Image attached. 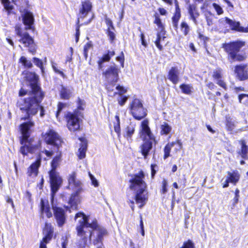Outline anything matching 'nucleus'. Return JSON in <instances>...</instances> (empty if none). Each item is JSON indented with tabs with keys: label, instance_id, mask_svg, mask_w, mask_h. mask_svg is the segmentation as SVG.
Segmentation results:
<instances>
[{
	"label": "nucleus",
	"instance_id": "8fccbe9b",
	"mask_svg": "<svg viewBox=\"0 0 248 248\" xmlns=\"http://www.w3.org/2000/svg\"><path fill=\"white\" fill-rule=\"evenodd\" d=\"M89 177L92 181V184L95 187H97L99 186V183L98 181L96 179V178L94 177V176L91 174L90 172H88Z\"/></svg>",
	"mask_w": 248,
	"mask_h": 248
},
{
	"label": "nucleus",
	"instance_id": "dca6fc26",
	"mask_svg": "<svg viewBox=\"0 0 248 248\" xmlns=\"http://www.w3.org/2000/svg\"><path fill=\"white\" fill-rule=\"evenodd\" d=\"M92 8V4L90 0H85L81 2V6L79 9L78 22H79V18H84L90 13Z\"/></svg>",
	"mask_w": 248,
	"mask_h": 248
},
{
	"label": "nucleus",
	"instance_id": "774afa93",
	"mask_svg": "<svg viewBox=\"0 0 248 248\" xmlns=\"http://www.w3.org/2000/svg\"><path fill=\"white\" fill-rule=\"evenodd\" d=\"M140 39L141 41V44L145 47L147 46V43L144 39V35L143 33H141L140 35Z\"/></svg>",
	"mask_w": 248,
	"mask_h": 248
},
{
	"label": "nucleus",
	"instance_id": "e433bc0d",
	"mask_svg": "<svg viewBox=\"0 0 248 248\" xmlns=\"http://www.w3.org/2000/svg\"><path fill=\"white\" fill-rule=\"evenodd\" d=\"M116 89L118 92H114L113 93L114 95L116 94H118L119 96L124 95V94L127 92L126 89H125L123 86H120V85H118L116 87Z\"/></svg>",
	"mask_w": 248,
	"mask_h": 248
},
{
	"label": "nucleus",
	"instance_id": "423d86ee",
	"mask_svg": "<svg viewBox=\"0 0 248 248\" xmlns=\"http://www.w3.org/2000/svg\"><path fill=\"white\" fill-rule=\"evenodd\" d=\"M85 107V102L83 100L78 98V108L73 112H68L66 114L67 126L71 131H76L79 129V121L83 117L82 111Z\"/></svg>",
	"mask_w": 248,
	"mask_h": 248
},
{
	"label": "nucleus",
	"instance_id": "9d476101",
	"mask_svg": "<svg viewBox=\"0 0 248 248\" xmlns=\"http://www.w3.org/2000/svg\"><path fill=\"white\" fill-rule=\"evenodd\" d=\"M129 109L131 114L136 120H140L147 115L146 109L139 99L135 98L129 104Z\"/></svg>",
	"mask_w": 248,
	"mask_h": 248
},
{
	"label": "nucleus",
	"instance_id": "c9c22d12",
	"mask_svg": "<svg viewBox=\"0 0 248 248\" xmlns=\"http://www.w3.org/2000/svg\"><path fill=\"white\" fill-rule=\"evenodd\" d=\"M235 127V122L232 121L230 117L226 118V127L230 131H232Z\"/></svg>",
	"mask_w": 248,
	"mask_h": 248
},
{
	"label": "nucleus",
	"instance_id": "f8f14e48",
	"mask_svg": "<svg viewBox=\"0 0 248 248\" xmlns=\"http://www.w3.org/2000/svg\"><path fill=\"white\" fill-rule=\"evenodd\" d=\"M139 134L140 138L143 140H153L155 143H156L155 138L149 126V121L148 120H144L141 123Z\"/></svg>",
	"mask_w": 248,
	"mask_h": 248
},
{
	"label": "nucleus",
	"instance_id": "9b49d317",
	"mask_svg": "<svg viewBox=\"0 0 248 248\" xmlns=\"http://www.w3.org/2000/svg\"><path fill=\"white\" fill-rule=\"evenodd\" d=\"M57 191L51 190V203L54 212V216L59 227H62L66 221L64 210L60 207H58L54 203V197Z\"/></svg>",
	"mask_w": 248,
	"mask_h": 248
},
{
	"label": "nucleus",
	"instance_id": "69168bd1",
	"mask_svg": "<svg viewBox=\"0 0 248 248\" xmlns=\"http://www.w3.org/2000/svg\"><path fill=\"white\" fill-rule=\"evenodd\" d=\"M238 201H239V199H237V198H233V199H232V209H233L234 208L236 205L237 204V203L238 202Z\"/></svg>",
	"mask_w": 248,
	"mask_h": 248
},
{
	"label": "nucleus",
	"instance_id": "052dcab7",
	"mask_svg": "<svg viewBox=\"0 0 248 248\" xmlns=\"http://www.w3.org/2000/svg\"><path fill=\"white\" fill-rule=\"evenodd\" d=\"M174 142H176V144H177V147L175 148V152H177V151H180L183 147L182 142L180 140H177V141Z\"/></svg>",
	"mask_w": 248,
	"mask_h": 248
},
{
	"label": "nucleus",
	"instance_id": "79ce46f5",
	"mask_svg": "<svg viewBox=\"0 0 248 248\" xmlns=\"http://www.w3.org/2000/svg\"><path fill=\"white\" fill-rule=\"evenodd\" d=\"M69 238V236L65 234L64 235L62 236L61 239V243L62 248H66L68 243V240Z\"/></svg>",
	"mask_w": 248,
	"mask_h": 248
},
{
	"label": "nucleus",
	"instance_id": "cd10ccee",
	"mask_svg": "<svg viewBox=\"0 0 248 248\" xmlns=\"http://www.w3.org/2000/svg\"><path fill=\"white\" fill-rule=\"evenodd\" d=\"M240 178V174L237 170H232V171L227 172V178L231 183L235 185L239 181Z\"/></svg>",
	"mask_w": 248,
	"mask_h": 248
},
{
	"label": "nucleus",
	"instance_id": "0e129e2a",
	"mask_svg": "<svg viewBox=\"0 0 248 248\" xmlns=\"http://www.w3.org/2000/svg\"><path fill=\"white\" fill-rule=\"evenodd\" d=\"M156 167V165L155 164H152L151 166V174H152V177L153 178L155 176V175L156 173V170H155V168Z\"/></svg>",
	"mask_w": 248,
	"mask_h": 248
},
{
	"label": "nucleus",
	"instance_id": "bb28decb",
	"mask_svg": "<svg viewBox=\"0 0 248 248\" xmlns=\"http://www.w3.org/2000/svg\"><path fill=\"white\" fill-rule=\"evenodd\" d=\"M115 51L114 50H108L107 53L105 54L101 58H99L97 62L98 65V68L101 69L103 67V63L105 62H109L110 58L115 55Z\"/></svg>",
	"mask_w": 248,
	"mask_h": 248
},
{
	"label": "nucleus",
	"instance_id": "b1692460",
	"mask_svg": "<svg viewBox=\"0 0 248 248\" xmlns=\"http://www.w3.org/2000/svg\"><path fill=\"white\" fill-rule=\"evenodd\" d=\"M187 9L188 14L190 16V19H191L196 25H197L198 23L197 18L199 16L200 13L196 5L189 4Z\"/></svg>",
	"mask_w": 248,
	"mask_h": 248
},
{
	"label": "nucleus",
	"instance_id": "39448f33",
	"mask_svg": "<svg viewBox=\"0 0 248 248\" xmlns=\"http://www.w3.org/2000/svg\"><path fill=\"white\" fill-rule=\"evenodd\" d=\"M33 125V123L31 122L24 123L20 125L22 139L20 141L22 146L20 149V152L24 155H27L28 153H34L40 146L39 142L34 144L28 140L30 136V129Z\"/></svg>",
	"mask_w": 248,
	"mask_h": 248
},
{
	"label": "nucleus",
	"instance_id": "6ab92c4d",
	"mask_svg": "<svg viewBox=\"0 0 248 248\" xmlns=\"http://www.w3.org/2000/svg\"><path fill=\"white\" fill-rule=\"evenodd\" d=\"M234 72L240 80L248 79V67L247 64H242L235 66Z\"/></svg>",
	"mask_w": 248,
	"mask_h": 248
},
{
	"label": "nucleus",
	"instance_id": "ddd939ff",
	"mask_svg": "<svg viewBox=\"0 0 248 248\" xmlns=\"http://www.w3.org/2000/svg\"><path fill=\"white\" fill-rule=\"evenodd\" d=\"M44 138L47 144L56 146L58 149L62 143V140L59 135L52 129H50L45 133Z\"/></svg>",
	"mask_w": 248,
	"mask_h": 248
},
{
	"label": "nucleus",
	"instance_id": "49530a36",
	"mask_svg": "<svg viewBox=\"0 0 248 248\" xmlns=\"http://www.w3.org/2000/svg\"><path fill=\"white\" fill-rule=\"evenodd\" d=\"M67 104L66 103H63L62 102L59 103L58 105V110L57 111V112L56 113V117L57 118V119H59V116L60 115V114L61 113L62 110L66 107Z\"/></svg>",
	"mask_w": 248,
	"mask_h": 248
},
{
	"label": "nucleus",
	"instance_id": "4d7b16f0",
	"mask_svg": "<svg viewBox=\"0 0 248 248\" xmlns=\"http://www.w3.org/2000/svg\"><path fill=\"white\" fill-rule=\"evenodd\" d=\"M216 83L219 86L223 88L224 90H226L227 89V87L226 83L224 81V80H222L221 78L217 80Z\"/></svg>",
	"mask_w": 248,
	"mask_h": 248
},
{
	"label": "nucleus",
	"instance_id": "5701e85b",
	"mask_svg": "<svg viewBox=\"0 0 248 248\" xmlns=\"http://www.w3.org/2000/svg\"><path fill=\"white\" fill-rule=\"evenodd\" d=\"M153 141H154L153 140H144V143L140 146L141 152L144 158H147L150 151L152 149Z\"/></svg>",
	"mask_w": 248,
	"mask_h": 248
},
{
	"label": "nucleus",
	"instance_id": "e2e57ef3",
	"mask_svg": "<svg viewBox=\"0 0 248 248\" xmlns=\"http://www.w3.org/2000/svg\"><path fill=\"white\" fill-rule=\"evenodd\" d=\"M114 130L117 133L118 136L120 137L121 135V128L120 125L119 124H117L114 126Z\"/></svg>",
	"mask_w": 248,
	"mask_h": 248
},
{
	"label": "nucleus",
	"instance_id": "ea45409f",
	"mask_svg": "<svg viewBox=\"0 0 248 248\" xmlns=\"http://www.w3.org/2000/svg\"><path fill=\"white\" fill-rule=\"evenodd\" d=\"M93 47V45L91 42L87 43L84 46L83 54L85 58L86 59L88 57L89 50Z\"/></svg>",
	"mask_w": 248,
	"mask_h": 248
},
{
	"label": "nucleus",
	"instance_id": "6e6d98bb",
	"mask_svg": "<svg viewBox=\"0 0 248 248\" xmlns=\"http://www.w3.org/2000/svg\"><path fill=\"white\" fill-rule=\"evenodd\" d=\"M108 35L109 38L110 42H112L115 38V35L114 33L110 30L109 28H108Z\"/></svg>",
	"mask_w": 248,
	"mask_h": 248
},
{
	"label": "nucleus",
	"instance_id": "4be33fe9",
	"mask_svg": "<svg viewBox=\"0 0 248 248\" xmlns=\"http://www.w3.org/2000/svg\"><path fill=\"white\" fill-rule=\"evenodd\" d=\"M226 23L230 25L232 30H235L240 32H248V28H244L240 26L238 22H236L227 17L225 18Z\"/></svg>",
	"mask_w": 248,
	"mask_h": 248
},
{
	"label": "nucleus",
	"instance_id": "603ef678",
	"mask_svg": "<svg viewBox=\"0 0 248 248\" xmlns=\"http://www.w3.org/2000/svg\"><path fill=\"white\" fill-rule=\"evenodd\" d=\"M116 60L121 63L122 67L124 66V54L123 52H121V55L116 57Z\"/></svg>",
	"mask_w": 248,
	"mask_h": 248
},
{
	"label": "nucleus",
	"instance_id": "2eb2a0df",
	"mask_svg": "<svg viewBox=\"0 0 248 248\" xmlns=\"http://www.w3.org/2000/svg\"><path fill=\"white\" fill-rule=\"evenodd\" d=\"M68 187L70 189L78 191V192H81L82 191V183L76 178V173L73 172L68 176Z\"/></svg>",
	"mask_w": 248,
	"mask_h": 248
},
{
	"label": "nucleus",
	"instance_id": "f03ea898",
	"mask_svg": "<svg viewBox=\"0 0 248 248\" xmlns=\"http://www.w3.org/2000/svg\"><path fill=\"white\" fill-rule=\"evenodd\" d=\"M27 78L30 82L31 91L30 93L31 96L25 98L23 103L20 105L22 112L25 113V116L22 118L24 120L36 114L39 108V103L44 96L41 88L37 84L38 76L34 73H30Z\"/></svg>",
	"mask_w": 248,
	"mask_h": 248
},
{
	"label": "nucleus",
	"instance_id": "20e7f679",
	"mask_svg": "<svg viewBox=\"0 0 248 248\" xmlns=\"http://www.w3.org/2000/svg\"><path fill=\"white\" fill-rule=\"evenodd\" d=\"M143 171L131 176L129 180V187L134 191L136 203L141 208L146 203L148 199V192L146 183L144 181Z\"/></svg>",
	"mask_w": 248,
	"mask_h": 248
},
{
	"label": "nucleus",
	"instance_id": "13d9d810",
	"mask_svg": "<svg viewBox=\"0 0 248 248\" xmlns=\"http://www.w3.org/2000/svg\"><path fill=\"white\" fill-rule=\"evenodd\" d=\"M81 18H79V21H80V19ZM79 22H77V27L76 28V42H78V39H79V35H80V31H79V27H80V25H79Z\"/></svg>",
	"mask_w": 248,
	"mask_h": 248
},
{
	"label": "nucleus",
	"instance_id": "de8ad7c7",
	"mask_svg": "<svg viewBox=\"0 0 248 248\" xmlns=\"http://www.w3.org/2000/svg\"><path fill=\"white\" fill-rule=\"evenodd\" d=\"M33 62L37 67H39L41 69L42 72L43 73L44 67L43 66L42 61L39 59L34 57L33 58Z\"/></svg>",
	"mask_w": 248,
	"mask_h": 248
},
{
	"label": "nucleus",
	"instance_id": "2f4dec72",
	"mask_svg": "<svg viewBox=\"0 0 248 248\" xmlns=\"http://www.w3.org/2000/svg\"><path fill=\"white\" fill-rule=\"evenodd\" d=\"M183 93L186 94H190L193 90V87L190 84H182L180 86Z\"/></svg>",
	"mask_w": 248,
	"mask_h": 248
},
{
	"label": "nucleus",
	"instance_id": "37998d69",
	"mask_svg": "<svg viewBox=\"0 0 248 248\" xmlns=\"http://www.w3.org/2000/svg\"><path fill=\"white\" fill-rule=\"evenodd\" d=\"M165 38V37H162L161 36V33H158L157 35V39L155 42V44L159 50L162 49V46L160 45V42L162 40H163Z\"/></svg>",
	"mask_w": 248,
	"mask_h": 248
},
{
	"label": "nucleus",
	"instance_id": "c85d7f7f",
	"mask_svg": "<svg viewBox=\"0 0 248 248\" xmlns=\"http://www.w3.org/2000/svg\"><path fill=\"white\" fill-rule=\"evenodd\" d=\"M41 210L42 213H45L48 218L52 217V214L50 210V206L48 201L41 199Z\"/></svg>",
	"mask_w": 248,
	"mask_h": 248
},
{
	"label": "nucleus",
	"instance_id": "f3484780",
	"mask_svg": "<svg viewBox=\"0 0 248 248\" xmlns=\"http://www.w3.org/2000/svg\"><path fill=\"white\" fill-rule=\"evenodd\" d=\"M53 228L50 223H46L44 233L45 237L41 242L40 248H46V244L51 239L53 236Z\"/></svg>",
	"mask_w": 248,
	"mask_h": 248
},
{
	"label": "nucleus",
	"instance_id": "58836bf2",
	"mask_svg": "<svg viewBox=\"0 0 248 248\" xmlns=\"http://www.w3.org/2000/svg\"><path fill=\"white\" fill-rule=\"evenodd\" d=\"M181 17V14H174L172 18V25L173 27L176 30L178 28V22Z\"/></svg>",
	"mask_w": 248,
	"mask_h": 248
},
{
	"label": "nucleus",
	"instance_id": "3c124183",
	"mask_svg": "<svg viewBox=\"0 0 248 248\" xmlns=\"http://www.w3.org/2000/svg\"><path fill=\"white\" fill-rule=\"evenodd\" d=\"M162 189L161 190V192L163 194H165L168 191V189H167L168 182H167V180L165 179H163L162 182Z\"/></svg>",
	"mask_w": 248,
	"mask_h": 248
},
{
	"label": "nucleus",
	"instance_id": "7c9ffc66",
	"mask_svg": "<svg viewBox=\"0 0 248 248\" xmlns=\"http://www.w3.org/2000/svg\"><path fill=\"white\" fill-rule=\"evenodd\" d=\"M72 92L73 89L72 88L62 86L60 91L61 97L63 99H69L71 96Z\"/></svg>",
	"mask_w": 248,
	"mask_h": 248
},
{
	"label": "nucleus",
	"instance_id": "4c0bfd02",
	"mask_svg": "<svg viewBox=\"0 0 248 248\" xmlns=\"http://www.w3.org/2000/svg\"><path fill=\"white\" fill-rule=\"evenodd\" d=\"M20 62L26 68H31L32 66L31 62L28 60L24 56H22L20 58Z\"/></svg>",
	"mask_w": 248,
	"mask_h": 248
},
{
	"label": "nucleus",
	"instance_id": "a211bd4d",
	"mask_svg": "<svg viewBox=\"0 0 248 248\" xmlns=\"http://www.w3.org/2000/svg\"><path fill=\"white\" fill-rule=\"evenodd\" d=\"M136 127V122H130L124 128L123 136L129 142H131L133 140L132 136L135 133Z\"/></svg>",
	"mask_w": 248,
	"mask_h": 248
},
{
	"label": "nucleus",
	"instance_id": "412c9836",
	"mask_svg": "<svg viewBox=\"0 0 248 248\" xmlns=\"http://www.w3.org/2000/svg\"><path fill=\"white\" fill-rule=\"evenodd\" d=\"M179 70L177 67H172L169 72L168 78L176 85L179 81Z\"/></svg>",
	"mask_w": 248,
	"mask_h": 248
},
{
	"label": "nucleus",
	"instance_id": "a878e982",
	"mask_svg": "<svg viewBox=\"0 0 248 248\" xmlns=\"http://www.w3.org/2000/svg\"><path fill=\"white\" fill-rule=\"evenodd\" d=\"M41 164V158L40 156L37 159V160L33 163L28 170V175L30 176L35 177L38 174V168Z\"/></svg>",
	"mask_w": 248,
	"mask_h": 248
},
{
	"label": "nucleus",
	"instance_id": "5fc2aeb1",
	"mask_svg": "<svg viewBox=\"0 0 248 248\" xmlns=\"http://www.w3.org/2000/svg\"><path fill=\"white\" fill-rule=\"evenodd\" d=\"M213 78L217 80L222 78L221 72L219 70H216L214 72L213 75Z\"/></svg>",
	"mask_w": 248,
	"mask_h": 248
},
{
	"label": "nucleus",
	"instance_id": "f257e3e1",
	"mask_svg": "<svg viewBox=\"0 0 248 248\" xmlns=\"http://www.w3.org/2000/svg\"><path fill=\"white\" fill-rule=\"evenodd\" d=\"M75 219L78 220L76 226L77 240L80 248H83L88 242H92L97 248H102L103 237L107 235V230L98 224L95 218L86 216L83 213L76 214Z\"/></svg>",
	"mask_w": 248,
	"mask_h": 248
},
{
	"label": "nucleus",
	"instance_id": "393cba45",
	"mask_svg": "<svg viewBox=\"0 0 248 248\" xmlns=\"http://www.w3.org/2000/svg\"><path fill=\"white\" fill-rule=\"evenodd\" d=\"M80 193L78 192V191H75L70 198L68 203L73 209H77L78 204L80 202V197L79 196Z\"/></svg>",
	"mask_w": 248,
	"mask_h": 248
},
{
	"label": "nucleus",
	"instance_id": "72a5a7b5",
	"mask_svg": "<svg viewBox=\"0 0 248 248\" xmlns=\"http://www.w3.org/2000/svg\"><path fill=\"white\" fill-rule=\"evenodd\" d=\"M161 135H167L169 134L171 131V127L166 122L161 125Z\"/></svg>",
	"mask_w": 248,
	"mask_h": 248
},
{
	"label": "nucleus",
	"instance_id": "4468645a",
	"mask_svg": "<svg viewBox=\"0 0 248 248\" xmlns=\"http://www.w3.org/2000/svg\"><path fill=\"white\" fill-rule=\"evenodd\" d=\"M68 187L70 189L78 191V192H81L82 191V183L76 178V173L73 172L68 176Z\"/></svg>",
	"mask_w": 248,
	"mask_h": 248
},
{
	"label": "nucleus",
	"instance_id": "473e14b6",
	"mask_svg": "<svg viewBox=\"0 0 248 248\" xmlns=\"http://www.w3.org/2000/svg\"><path fill=\"white\" fill-rule=\"evenodd\" d=\"M176 144V142H172L170 143H168L165 147L164 149V159L167 158L169 156H170V152L171 149L172 147Z\"/></svg>",
	"mask_w": 248,
	"mask_h": 248
},
{
	"label": "nucleus",
	"instance_id": "680f3d73",
	"mask_svg": "<svg viewBox=\"0 0 248 248\" xmlns=\"http://www.w3.org/2000/svg\"><path fill=\"white\" fill-rule=\"evenodd\" d=\"M154 23L156 24L158 27L161 28L162 26V24L161 21V19L158 16H155V20L154 21Z\"/></svg>",
	"mask_w": 248,
	"mask_h": 248
},
{
	"label": "nucleus",
	"instance_id": "6e6552de",
	"mask_svg": "<svg viewBox=\"0 0 248 248\" xmlns=\"http://www.w3.org/2000/svg\"><path fill=\"white\" fill-rule=\"evenodd\" d=\"M120 70L115 64L110 65L103 73L102 76L107 82L106 89L109 93L113 91V87L119 79Z\"/></svg>",
	"mask_w": 248,
	"mask_h": 248
},
{
	"label": "nucleus",
	"instance_id": "7ed1b4c3",
	"mask_svg": "<svg viewBox=\"0 0 248 248\" xmlns=\"http://www.w3.org/2000/svg\"><path fill=\"white\" fill-rule=\"evenodd\" d=\"M23 22L26 26L24 29L18 26L15 27L16 34L20 38L19 41L22 43L25 47L29 48V51L32 54L36 52V46L33 38L26 31L28 30H33V24L34 23V17L32 14L29 12H26L22 15Z\"/></svg>",
	"mask_w": 248,
	"mask_h": 248
},
{
	"label": "nucleus",
	"instance_id": "a18cd8bd",
	"mask_svg": "<svg viewBox=\"0 0 248 248\" xmlns=\"http://www.w3.org/2000/svg\"><path fill=\"white\" fill-rule=\"evenodd\" d=\"M128 96L125 95L119 96L117 98L118 104L121 106H123L127 101Z\"/></svg>",
	"mask_w": 248,
	"mask_h": 248
},
{
	"label": "nucleus",
	"instance_id": "0eeeda50",
	"mask_svg": "<svg viewBox=\"0 0 248 248\" xmlns=\"http://www.w3.org/2000/svg\"><path fill=\"white\" fill-rule=\"evenodd\" d=\"M62 161L61 154L57 155L51 162L52 170L49 172L51 190L58 191L62 184V179L56 170Z\"/></svg>",
	"mask_w": 248,
	"mask_h": 248
},
{
	"label": "nucleus",
	"instance_id": "1a4fd4ad",
	"mask_svg": "<svg viewBox=\"0 0 248 248\" xmlns=\"http://www.w3.org/2000/svg\"><path fill=\"white\" fill-rule=\"evenodd\" d=\"M244 46V42L237 41L229 44H225L223 48L228 54V60L231 62L234 61H242L245 57L239 53L241 48Z\"/></svg>",
	"mask_w": 248,
	"mask_h": 248
},
{
	"label": "nucleus",
	"instance_id": "c756f323",
	"mask_svg": "<svg viewBox=\"0 0 248 248\" xmlns=\"http://www.w3.org/2000/svg\"><path fill=\"white\" fill-rule=\"evenodd\" d=\"M81 142L80 147L78 150V155L79 159L84 158L86 156V152L87 150V142L86 140L83 138L79 139Z\"/></svg>",
	"mask_w": 248,
	"mask_h": 248
},
{
	"label": "nucleus",
	"instance_id": "338daca9",
	"mask_svg": "<svg viewBox=\"0 0 248 248\" xmlns=\"http://www.w3.org/2000/svg\"><path fill=\"white\" fill-rule=\"evenodd\" d=\"M52 67H53V69L54 71L56 73H57L61 75L62 77H63V78L64 77L65 75H64V73H63V72L59 70L57 68H56L54 66H53Z\"/></svg>",
	"mask_w": 248,
	"mask_h": 248
},
{
	"label": "nucleus",
	"instance_id": "bf43d9fd",
	"mask_svg": "<svg viewBox=\"0 0 248 248\" xmlns=\"http://www.w3.org/2000/svg\"><path fill=\"white\" fill-rule=\"evenodd\" d=\"M105 22L108 26V28H109V29L111 28L112 29L114 30V28L113 26V23L110 19L106 16L105 17Z\"/></svg>",
	"mask_w": 248,
	"mask_h": 248
},
{
	"label": "nucleus",
	"instance_id": "c03bdc74",
	"mask_svg": "<svg viewBox=\"0 0 248 248\" xmlns=\"http://www.w3.org/2000/svg\"><path fill=\"white\" fill-rule=\"evenodd\" d=\"M239 102L248 105V94H241L238 96Z\"/></svg>",
	"mask_w": 248,
	"mask_h": 248
},
{
	"label": "nucleus",
	"instance_id": "09e8293b",
	"mask_svg": "<svg viewBox=\"0 0 248 248\" xmlns=\"http://www.w3.org/2000/svg\"><path fill=\"white\" fill-rule=\"evenodd\" d=\"M180 248H195L194 243L190 240L185 242L183 246Z\"/></svg>",
	"mask_w": 248,
	"mask_h": 248
},
{
	"label": "nucleus",
	"instance_id": "864d4df0",
	"mask_svg": "<svg viewBox=\"0 0 248 248\" xmlns=\"http://www.w3.org/2000/svg\"><path fill=\"white\" fill-rule=\"evenodd\" d=\"M213 6L216 10V12H217L218 15H221L223 13V11L222 9V8L218 4L214 3L213 4Z\"/></svg>",
	"mask_w": 248,
	"mask_h": 248
},
{
	"label": "nucleus",
	"instance_id": "f704fd0d",
	"mask_svg": "<svg viewBox=\"0 0 248 248\" xmlns=\"http://www.w3.org/2000/svg\"><path fill=\"white\" fill-rule=\"evenodd\" d=\"M0 1L4 9L10 14L14 8V6L10 0H0Z\"/></svg>",
	"mask_w": 248,
	"mask_h": 248
},
{
	"label": "nucleus",
	"instance_id": "aec40b11",
	"mask_svg": "<svg viewBox=\"0 0 248 248\" xmlns=\"http://www.w3.org/2000/svg\"><path fill=\"white\" fill-rule=\"evenodd\" d=\"M241 148L238 150L237 154L240 155L242 158L248 160V141L246 140L241 139L239 141Z\"/></svg>",
	"mask_w": 248,
	"mask_h": 248
},
{
	"label": "nucleus",
	"instance_id": "a19ab883",
	"mask_svg": "<svg viewBox=\"0 0 248 248\" xmlns=\"http://www.w3.org/2000/svg\"><path fill=\"white\" fill-rule=\"evenodd\" d=\"M181 29L182 31L183 32L185 35H186L190 31V28L189 26L185 21H183L181 23Z\"/></svg>",
	"mask_w": 248,
	"mask_h": 248
}]
</instances>
